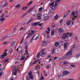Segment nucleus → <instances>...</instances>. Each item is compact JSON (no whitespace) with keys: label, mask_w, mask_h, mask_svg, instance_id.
<instances>
[{"label":"nucleus","mask_w":80,"mask_h":80,"mask_svg":"<svg viewBox=\"0 0 80 80\" xmlns=\"http://www.w3.org/2000/svg\"><path fill=\"white\" fill-rule=\"evenodd\" d=\"M28 8V6L24 7L22 8V10H26L27 8Z\"/></svg>","instance_id":"2eb2a0df"},{"label":"nucleus","mask_w":80,"mask_h":80,"mask_svg":"<svg viewBox=\"0 0 80 80\" xmlns=\"http://www.w3.org/2000/svg\"><path fill=\"white\" fill-rule=\"evenodd\" d=\"M7 42H4L2 43V45H7Z\"/></svg>","instance_id":"37998d69"},{"label":"nucleus","mask_w":80,"mask_h":80,"mask_svg":"<svg viewBox=\"0 0 80 80\" xmlns=\"http://www.w3.org/2000/svg\"><path fill=\"white\" fill-rule=\"evenodd\" d=\"M25 53L27 54H28V50H25Z\"/></svg>","instance_id":"de8ad7c7"},{"label":"nucleus","mask_w":80,"mask_h":80,"mask_svg":"<svg viewBox=\"0 0 80 80\" xmlns=\"http://www.w3.org/2000/svg\"><path fill=\"white\" fill-rule=\"evenodd\" d=\"M55 25L53 23H52V24H51V27H55Z\"/></svg>","instance_id":"4c0bfd02"},{"label":"nucleus","mask_w":80,"mask_h":80,"mask_svg":"<svg viewBox=\"0 0 80 80\" xmlns=\"http://www.w3.org/2000/svg\"><path fill=\"white\" fill-rule=\"evenodd\" d=\"M37 25H38V24L37 23V22L33 23L32 25V27H33V26H37Z\"/></svg>","instance_id":"9d476101"},{"label":"nucleus","mask_w":80,"mask_h":80,"mask_svg":"<svg viewBox=\"0 0 80 80\" xmlns=\"http://www.w3.org/2000/svg\"><path fill=\"white\" fill-rule=\"evenodd\" d=\"M3 68H0V71L1 72H3Z\"/></svg>","instance_id":"5fc2aeb1"},{"label":"nucleus","mask_w":80,"mask_h":80,"mask_svg":"<svg viewBox=\"0 0 80 80\" xmlns=\"http://www.w3.org/2000/svg\"><path fill=\"white\" fill-rule=\"evenodd\" d=\"M5 15V14L3 13L2 14L1 16V17H2V18H3V17H4L3 15Z\"/></svg>","instance_id":"e2e57ef3"},{"label":"nucleus","mask_w":80,"mask_h":80,"mask_svg":"<svg viewBox=\"0 0 80 80\" xmlns=\"http://www.w3.org/2000/svg\"><path fill=\"white\" fill-rule=\"evenodd\" d=\"M71 14L72 15H73V16H75V12L74 11H72L71 13Z\"/></svg>","instance_id":"cd10ccee"},{"label":"nucleus","mask_w":80,"mask_h":80,"mask_svg":"<svg viewBox=\"0 0 80 80\" xmlns=\"http://www.w3.org/2000/svg\"><path fill=\"white\" fill-rule=\"evenodd\" d=\"M58 42H56L55 44V46L56 47H57L58 45Z\"/></svg>","instance_id":"a878e982"},{"label":"nucleus","mask_w":80,"mask_h":80,"mask_svg":"<svg viewBox=\"0 0 80 80\" xmlns=\"http://www.w3.org/2000/svg\"><path fill=\"white\" fill-rule=\"evenodd\" d=\"M58 14L56 15V16L54 17L55 19H57V18H58Z\"/></svg>","instance_id":"f704fd0d"},{"label":"nucleus","mask_w":80,"mask_h":80,"mask_svg":"<svg viewBox=\"0 0 80 80\" xmlns=\"http://www.w3.org/2000/svg\"><path fill=\"white\" fill-rule=\"evenodd\" d=\"M27 14L26 13H25L24 14H23L22 15L21 17V18H23V17H24V16Z\"/></svg>","instance_id":"79ce46f5"},{"label":"nucleus","mask_w":80,"mask_h":80,"mask_svg":"<svg viewBox=\"0 0 80 80\" xmlns=\"http://www.w3.org/2000/svg\"><path fill=\"white\" fill-rule=\"evenodd\" d=\"M32 73L31 72H30L28 73V75L29 76V78H30V79H33V76L32 75Z\"/></svg>","instance_id":"39448f33"},{"label":"nucleus","mask_w":80,"mask_h":80,"mask_svg":"<svg viewBox=\"0 0 80 80\" xmlns=\"http://www.w3.org/2000/svg\"><path fill=\"white\" fill-rule=\"evenodd\" d=\"M78 38V37L77 36H75L74 38L75 40H77V38Z\"/></svg>","instance_id":"bf43d9fd"},{"label":"nucleus","mask_w":80,"mask_h":80,"mask_svg":"<svg viewBox=\"0 0 80 80\" xmlns=\"http://www.w3.org/2000/svg\"><path fill=\"white\" fill-rule=\"evenodd\" d=\"M52 51V54H53V53H54V52H55V49L53 48Z\"/></svg>","instance_id":"ea45409f"},{"label":"nucleus","mask_w":80,"mask_h":80,"mask_svg":"<svg viewBox=\"0 0 80 80\" xmlns=\"http://www.w3.org/2000/svg\"><path fill=\"white\" fill-rule=\"evenodd\" d=\"M39 69V66H37L36 67H35V70H38Z\"/></svg>","instance_id":"7c9ffc66"},{"label":"nucleus","mask_w":80,"mask_h":80,"mask_svg":"<svg viewBox=\"0 0 80 80\" xmlns=\"http://www.w3.org/2000/svg\"><path fill=\"white\" fill-rule=\"evenodd\" d=\"M69 34L68 35V36L69 37H71V36H72V33H70L69 34Z\"/></svg>","instance_id":"8fccbe9b"},{"label":"nucleus","mask_w":80,"mask_h":80,"mask_svg":"<svg viewBox=\"0 0 80 80\" xmlns=\"http://www.w3.org/2000/svg\"><path fill=\"white\" fill-rule=\"evenodd\" d=\"M71 67H73V68H75V65H71Z\"/></svg>","instance_id":"13d9d810"},{"label":"nucleus","mask_w":80,"mask_h":80,"mask_svg":"<svg viewBox=\"0 0 80 80\" xmlns=\"http://www.w3.org/2000/svg\"><path fill=\"white\" fill-rule=\"evenodd\" d=\"M20 48L21 49V50L18 52V53H19V54H22V52H23V51H22V48Z\"/></svg>","instance_id":"ddd939ff"},{"label":"nucleus","mask_w":80,"mask_h":80,"mask_svg":"<svg viewBox=\"0 0 80 80\" xmlns=\"http://www.w3.org/2000/svg\"><path fill=\"white\" fill-rule=\"evenodd\" d=\"M70 73H71V72H68L67 70L64 71L63 72V75H62V77H63L65 75H67V74Z\"/></svg>","instance_id":"7ed1b4c3"},{"label":"nucleus","mask_w":80,"mask_h":80,"mask_svg":"<svg viewBox=\"0 0 80 80\" xmlns=\"http://www.w3.org/2000/svg\"><path fill=\"white\" fill-rule=\"evenodd\" d=\"M28 35H29V37H31V36H32V35H33V34H32L31 33H28Z\"/></svg>","instance_id":"c756f323"},{"label":"nucleus","mask_w":80,"mask_h":80,"mask_svg":"<svg viewBox=\"0 0 80 80\" xmlns=\"http://www.w3.org/2000/svg\"><path fill=\"white\" fill-rule=\"evenodd\" d=\"M62 39H64V40H65V36H62Z\"/></svg>","instance_id":"0e129e2a"},{"label":"nucleus","mask_w":80,"mask_h":80,"mask_svg":"<svg viewBox=\"0 0 80 80\" xmlns=\"http://www.w3.org/2000/svg\"><path fill=\"white\" fill-rule=\"evenodd\" d=\"M13 69H16V66H13Z\"/></svg>","instance_id":"338daca9"},{"label":"nucleus","mask_w":80,"mask_h":80,"mask_svg":"<svg viewBox=\"0 0 80 80\" xmlns=\"http://www.w3.org/2000/svg\"><path fill=\"white\" fill-rule=\"evenodd\" d=\"M25 58V57L23 56L21 59H20V60H23Z\"/></svg>","instance_id":"c85d7f7f"},{"label":"nucleus","mask_w":80,"mask_h":80,"mask_svg":"<svg viewBox=\"0 0 80 80\" xmlns=\"http://www.w3.org/2000/svg\"><path fill=\"white\" fill-rule=\"evenodd\" d=\"M3 21H5V18L3 17L2 18H0V22H1V23H3Z\"/></svg>","instance_id":"1a4fd4ad"},{"label":"nucleus","mask_w":80,"mask_h":80,"mask_svg":"<svg viewBox=\"0 0 80 80\" xmlns=\"http://www.w3.org/2000/svg\"><path fill=\"white\" fill-rule=\"evenodd\" d=\"M40 54H41V53L40 52H39L37 54V58H40V57H39L40 55Z\"/></svg>","instance_id":"6ab92c4d"},{"label":"nucleus","mask_w":80,"mask_h":80,"mask_svg":"<svg viewBox=\"0 0 80 80\" xmlns=\"http://www.w3.org/2000/svg\"><path fill=\"white\" fill-rule=\"evenodd\" d=\"M42 46H47V44L45 43H43L42 44Z\"/></svg>","instance_id":"58836bf2"},{"label":"nucleus","mask_w":80,"mask_h":80,"mask_svg":"<svg viewBox=\"0 0 80 80\" xmlns=\"http://www.w3.org/2000/svg\"><path fill=\"white\" fill-rule=\"evenodd\" d=\"M75 45H74V44H73V45L72 48V49H73V48H75Z\"/></svg>","instance_id":"864d4df0"},{"label":"nucleus","mask_w":80,"mask_h":80,"mask_svg":"<svg viewBox=\"0 0 80 80\" xmlns=\"http://www.w3.org/2000/svg\"><path fill=\"white\" fill-rule=\"evenodd\" d=\"M70 23V21H68L66 22V24L67 25H69Z\"/></svg>","instance_id":"b1692460"},{"label":"nucleus","mask_w":80,"mask_h":80,"mask_svg":"<svg viewBox=\"0 0 80 80\" xmlns=\"http://www.w3.org/2000/svg\"><path fill=\"white\" fill-rule=\"evenodd\" d=\"M76 56L77 57V58H79V57H80V55L79 54L76 55Z\"/></svg>","instance_id":"a18cd8bd"},{"label":"nucleus","mask_w":80,"mask_h":80,"mask_svg":"<svg viewBox=\"0 0 80 80\" xmlns=\"http://www.w3.org/2000/svg\"><path fill=\"white\" fill-rule=\"evenodd\" d=\"M32 3H33V1H30V2L27 4V6H29V5H31Z\"/></svg>","instance_id":"dca6fc26"},{"label":"nucleus","mask_w":80,"mask_h":80,"mask_svg":"<svg viewBox=\"0 0 80 80\" xmlns=\"http://www.w3.org/2000/svg\"><path fill=\"white\" fill-rule=\"evenodd\" d=\"M31 32L32 33V34H33V33H35V31L33 30H32L31 31Z\"/></svg>","instance_id":"09e8293b"},{"label":"nucleus","mask_w":80,"mask_h":80,"mask_svg":"<svg viewBox=\"0 0 80 80\" xmlns=\"http://www.w3.org/2000/svg\"><path fill=\"white\" fill-rule=\"evenodd\" d=\"M35 8V6H34L33 7L31 8L30 9H29V10L31 12V11H32V10H33V8Z\"/></svg>","instance_id":"c9c22d12"},{"label":"nucleus","mask_w":80,"mask_h":80,"mask_svg":"<svg viewBox=\"0 0 80 80\" xmlns=\"http://www.w3.org/2000/svg\"><path fill=\"white\" fill-rule=\"evenodd\" d=\"M69 34V33L67 32V33H64L63 34V35L65 37H66L67 38H68L67 36L68 35V34Z\"/></svg>","instance_id":"f8f14e48"},{"label":"nucleus","mask_w":80,"mask_h":80,"mask_svg":"<svg viewBox=\"0 0 80 80\" xmlns=\"http://www.w3.org/2000/svg\"><path fill=\"white\" fill-rule=\"evenodd\" d=\"M4 52H3L2 54V55L0 56V59H2L3 58H4V57L7 56V53H6L7 52V49H5L4 50Z\"/></svg>","instance_id":"f257e3e1"},{"label":"nucleus","mask_w":80,"mask_h":80,"mask_svg":"<svg viewBox=\"0 0 80 80\" xmlns=\"http://www.w3.org/2000/svg\"><path fill=\"white\" fill-rule=\"evenodd\" d=\"M42 25H43V23H41V24H38V26H39V27H41Z\"/></svg>","instance_id":"49530a36"},{"label":"nucleus","mask_w":80,"mask_h":80,"mask_svg":"<svg viewBox=\"0 0 80 80\" xmlns=\"http://www.w3.org/2000/svg\"><path fill=\"white\" fill-rule=\"evenodd\" d=\"M14 71H15H15H16V69H13L12 70V75H13V72H14Z\"/></svg>","instance_id":"c03bdc74"},{"label":"nucleus","mask_w":80,"mask_h":80,"mask_svg":"<svg viewBox=\"0 0 80 80\" xmlns=\"http://www.w3.org/2000/svg\"><path fill=\"white\" fill-rule=\"evenodd\" d=\"M68 12L64 14V17H67V15H68Z\"/></svg>","instance_id":"2f4dec72"},{"label":"nucleus","mask_w":80,"mask_h":80,"mask_svg":"<svg viewBox=\"0 0 80 80\" xmlns=\"http://www.w3.org/2000/svg\"><path fill=\"white\" fill-rule=\"evenodd\" d=\"M55 6H56V7H57L58 5L57 4V3H58V2L56 0V1H55Z\"/></svg>","instance_id":"5701e85b"},{"label":"nucleus","mask_w":80,"mask_h":80,"mask_svg":"<svg viewBox=\"0 0 80 80\" xmlns=\"http://www.w3.org/2000/svg\"><path fill=\"white\" fill-rule=\"evenodd\" d=\"M13 49H10L9 51V52L10 53H13Z\"/></svg>","instance_id":"4be33fe9"},{"label":"nucleus","mask_w":80,"mask_h":80,"mask_svg":"<svg viewBox=\"0 0 80 80\" xmlns=\"http://www.w3.org/2000/svg\"><path fill=\"white\" fill-rule=\"evenodd\" d=\"M58 30L59 32H60V33H61V32H63V29L61 28H59Z\"/></svg>","instance_id":"4468645a"},{"label":"nucleus","mask_w":80,"mask_h":80,"mask_svg":"<svg viewBox=\"0 0 80 80\" xmlns=\"http://www.w3.org/2000/svg\"><path fill=\"white\" fill-rule=\"evenodd\" d=\"M63 63L64 65H66V64H68V62H63Z\"/></svg>","instance_id":"6e6d98bb"},{"label":"nucleus","mask_w":80,"mask_h":80,"mask_svg":"<svg viewBox=\"0 0 80 80\" xmlns=\"http://www.w3.org/2000/svg\"><path fill=\"white\" fill-rule=\"evenodd\" d=\"M50 67V65H48L47 66H46V68H48H48Z\"/></svg>","instance_id":"680f3d73"},{"label":"nucleus","mask_w":80,"mask_h":80,"mask_svg":"<svg viewBox=\"0 0 80 80\" xmlns=\"http://www.w3.org/2000/svg\"><path fill=\"white\" fill-rule=\"evenodd\" d=\"M10 60V58H8L7 59H6L4 61V62L5 63H6V62H7L8 61V60Z\"/></svg>","instance_id":"bb28decb"},{"label":"nucleus","mask_w":80,"mask_h":80,"mask_svg":"<svg viewBox=\"0 0 80 80\" xmlns=\"http://www.w3.org/2000/svg\"><path fill=\"white\" fill-rule=\"evenodd\" d=\"M44 17H45V18H46V17L48 16V15L46 14H44L43 15Z\"/></svg>","instance_id":"72a5a7b5"},{"label":"nucleus","mask_w":80,"mask_h":80,"mask_svg":"<svg viewBox=\"0 0 80 80\" xmlns=\"http://www.w3.org/2000/svg\"><path fill=\"white\" fill-rule=\"evenodd\" d=\"M55 32V33H57V29H53L52 30L51 32V35H54Z\"/></svg>","instance_id":"20e7f679"},{"label":"nucleus","mask_w":80,"mask_h":80,"mask_svg":"<svg viewBox=\"0 0 80 80\" xmlns=\"http://www.w3.org/2000/svg\"><path fill=\"white\" fill-rule=\"evenodd\" d=\"M67 55H68L71 56L72 55V50H71V51H69L67 53Z\"/></svg>","instance_id":"6e6552de"},{"label":"nucleus","mask_w":80,"mask_h":80,"mask_svg":"<svg viewBox=\"0 0 80 80\" xmlns=\"http://www.w3.org/2000/svg\"><path fill=\"white\" fill-rule=\"evenodd\" d=\"M73 15H72V14H71L70 15V18H73Z\"/></svg>","instance_id":"69168bd1"},{"label":"nucleus","mask_w":80,"mask_h":80,"mask_svg":"<svg viewBox=\"0 0 80 80\" xmlns=\"http://www.w3.org/2000/svg\"><path fill=\"white\" fill-rule=\"evenodd\" d=\"M63 20L62 19H61L60 21V23H62Z\"/></svg>","instance_id":"774afa93"},{"label":"nucleus","mask_w":80,"mask_h":80,"mask_svg":"<svg viewBox=\"0 0 80 80\" xmlns=\"http://www.w3.org/2000/svg\"><path fill=\"white\" fill-rule=\"evenodd\" d=\"M21 6V4H18V5H16L15 6V7L16 8H18V7H20V6Z\"/></svg>","instance_id":"aec40b11"},{"label":"nucleus","mask_w":80,"mask_h":80,"mask_svg":"<svg viewBox=\"0 0 80 80\" xmlns=\"http://www.w3.org/2000/svg\"><path fill=\"white\" fill-rule=\"evenodd\" d=\"M67 43H65L64 44V47L65 48H67Z\"/></svg>","instance_id":"473e14b6"},{"label":"nucleus","mask_w":80,"mask_h":80,"mask_svg":"<svg viewBox=\"0 0 80 80\" xmlns=\"http://www.w3.org/2000/svg\"><path fill=\"white\" fill-rule=\"evenodd\" d=\"M35 8V6H34L33 7L31 8L30 9H29V10L31 12V11H32V10H33V8Z\"/></svg>","instance_id":"e433bc0d"},{"label":"nucleus","mask_w":80,"mask_h":80,"mask_svg":"<svg viewBox=\"0 0 80 80\" xmlns=\"http://www.w3.org/2000/svg\"><path fill=\"white\" fill-rule=\"evenodd\" d=\"M45 32L46 33H48V34L49 33V32L47 30H46L45 31Z\"/></svg>","instance_id":"603ef678"},{"label":"nucleus","mask_w":80,"mask_h":80,"mask_svg":"<svg viewBox=\"0 0 80 80\" xmlns=\"http://www.w3.org/2000/svg\"><path fill=\"white\" fill-rule=\"evenodd\" d=\"M11 45L12 46H15V42H12Z\"/></svg>","instance_id":"a211bd4d"},{"label":"nucleus","mask_w":80,"mask_h":80,"mask_svg":"<svg viewBox=\"0 0 80 80\" xmlns=\"http://www.w3.org/2000/svg\"><path fill=\"white\" fill-rule=\"evenodd\" d=\"M25 49H26V50H27V49H28V48H27V45H26L25 46Z\"/></svg>","instance_id":"052dcab7"},{"label":"nucleus","mask_w":80,"mask_h":80,"mask_svg":"<svg viewBox=\"0 0 80 80\" xmlns=\"http://www.w3.org/2000/svg\"><path fill=\"white\" fill-rule=\"evenodd\" d=\"M17 71H15L13 73V75H16V73H17Z\"/></svg>","instance_id":"3c124183"},{"label":"nucleus","mask_w":80,"mask_h":80,"mask_svg":"<svg viewBox=\"0 0 80 80\" xmlns=\"http://www.w3.org/2000/svg\"><path fill=\"white\" fill-rule=\"evenodd\" d=\"M75 13V15L76 16H73V17L76 18L77 17H78V11H76V13Z\"/></svg>","instance_id":"0eeeda50"},{"label":"nucleus","mask_w":80,"mask_h":80,"mask_svg":"<svg viewBox=\"0 0 80 80\" xmlns=\"http://www.w3.org/2000/svg\"><path fill=\"white\" fill-rule=\"evenodd\" d=\"M54 5V2H53L52 3H51L49 4V6L50 8H51L52 9L55 10L56 8L55 6H53Z\"/></svg>","instance_id":"f03ea898"},{"label":"nucleus","mask_w":80,"mask_h":80,"mask_svg":"<svg viewBox=\"0 0 80 80\" xmlns=\"http://www.w3.org/2000/svg\"><path fill=\"white\" fill-rule=\"evenodd\" d=\"M7 5H8V3L7 2H5V3L4 5L2 6V7H3L5 6H7Z\"/></svg>","instance_id":"393cba45"},{"label":"nucleus","mask_w":80,"mask_h":80,"mask_svg":"<svg viewBox=\"0 0 80 80\" xmlns=\"http://www.w3.org/2000/svg\"><path fill=\"white\" fill-rule=\"evenodd\" d=\"M42 10V8L41 7L39 9V12H41Z\"/></svg>","instance_id":"a19ab883"},{"label":"nucleus","mask_w":80,"mask_h":80,"mask_svg":"<svg viewBox=\"0 0 80 80\" xmlns=\"http://www.w3.org/2000/svg\"><path fill=\"white\" fill-rule=\"evenodd\" d=\"M38 16L37 17V19L38 20H40V19H41V17H40V16H41V13H39L38 14Z\"/></svg>","instance_id":"9b49d317"},{"label":"nucleus","mask_w":80,"mask_h":80,"mask_svg":"<svg viewBox=\"0 0 80 80\" xmlns=\"http://www.w3.org/2000/svg\"><path fill=\"white\" fill-rule=\"evenodd\" d=\"M43 73H44V76L45 77H47V74L46 73V71H44Z\"/></svg>","instance_id":"412c9836"},{"label":"nucleus","mask_w":80,"mask_h":80,"mask_svg":"<svg viewBox=\"0 0 80 80\" xmlns=\"http://www.w3.org/2000/svg\"><path fill=\"white\" fill-rule=\"evenodd\" d=\"M38 36H37L34 39L35 40H37V39H38Z\"/></svg>","instance_id":"4d7b16f0"},{"label":"nucleus","mask_w":80,"mask_h":80,"mask_svg":"<svg viewBox=\"0 0 80 80\" xmlns=\"http://www.w3.org/2000/svg\"><path fill=\"white\" fill-rule=\"evenodd\" d=\"M45 50V49H43L42 50V52H40L41 54H40V55L42 56V57H43L44 56V55H45V52H44V50Z\"/></svg>","instance_id":"423d86ee"},{"label":"nucleus","mask_w":80,"mask_h":80,"mask_svg":"<svg viewBox=\"0 0 80 80\" xmlns=\"http://www.w3.org/2000/svg\"><path fill=\"white\" fill-rule=\"evenodd\" d=\"M33 20V18H31L28 22H27L26 24H27V25H28V24L30 23V22H31Z\"/></svg>","instance_id":"f3484780"}]
</instances>
